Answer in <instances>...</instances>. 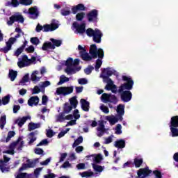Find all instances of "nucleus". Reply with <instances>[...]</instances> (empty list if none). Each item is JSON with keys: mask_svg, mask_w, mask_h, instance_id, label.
I'll use <instances>...</instances> for the list:
<instances>
[{"mask_svg": "<svg viewBox=\"0 0 178 178\" xmlns=\"http://www.w3.org/2000/svg\"><path fill=\"white\" fill-rule=\"evenodd\" d=\"M112 74H118V72H116L115 70L112 68L104 69L102 70V77H103V79H105L106 76H112Z\"/></svg>", "mask_w": 178, "mask_h": 178, "instance_id": "6ab92c4d", "label": "nucleus"}, {"mask_svg": "<svg viewBox=\"0 0 178 178\" xmlns=\"http://www.w3.org/2000/svg\"><path fill=\"white\" fill-rule=\"evenodd\" d=\"M18 36H16L15 38H10L8 42H6V47L4 48L0 49V51L1 52H4L6 54L8 51H10L12 49V45H13L16 42V38H18Z\"/></svg>", "mask_w": 178, "mask_h": 178, "instance_id": "9b49d317", "label": "nucleus"}, {"mask_svg": "<svg viewBox=\"0 0 178 178\" xmlns=\"http://www.w3.org/2000/svg\"><path fill=\"white\" fill-rule=\"evenodd\" d=\"M92 70H94V67L90 65L84 70V72L86 74H90L92 72Z\"/></svg>", "mask_w": 178, "mask_h": 178, "instance_id": "13d9d810", "label": "nucleus"}, {"mask_svg": "<svg viewBox=\"0 0 178 178\" xmlns=\"http://www.w3.org/2000/svg\"><path fill=\"white\" fill-rule=\"evenodd\" d=\"M178 127H170V134L172 137H178Z\"/></svg>", "mask_w": 178, "mask_h": 178, "instance_id": "e433bc0d", "label": "nucleus"}, {"mask_svg": "<svg viewBox=\"0 0 178 178\" xmlns=\"http://www.w3.org/2000/svg\"><path fill=\"white\" fill-rule=\"evenodd\" d=\"M72 27L74 29V33L76 34H83L86 33V24H79L77 22L72 24Z\"/></svg>", "mask_w": 178, "mask_h": 178, "instance_id": "ddd939ff", "label": "nucleus"}, {"mask_svg": "<svg viewBox=\"0 0 178 178\" xmlns=\"http://www.w3.org/2000/svg\"><path fill=\"white\" fill-rule=\"evenodd\" d=\"M28 138L29 140V144H33V142H35V140H37V138L35 137L34 133L29 134L28 136Z\"/></svg>", "mask_w": 178, "mask_h": 178, "instance_id": "c03bdc74", "label": "nucleus"}, {"mask_svg": "<svg viewBox=\"0 0 178 178\" xmlns=\"http://www.w3.org/2000/svg\"><path fill=\"white\" fill-rule=\"evenodd\" d=\"M49 86H51V82H49V81H46L39 84L40 88H45V87H48Z\"/></svg>", "mask_w": 178, "mask_h": 178, "instance_id": "09e8293b", "label": "nucleus"}, {"mask_svg": "<svg viewBox=\"0 0 178 178\" xmlns=\"http://www.w3.org/2000/svg\"><path fill=\"white\" fill-rule=\"evenodd\" d=\"M97 136L98 137H102L104 136V134L105 133V126H104V123L101 122L97 129Z\"/></svg>", "mask_w": 178, "mask_h": 178, "instance_id": "a878e982", "label": "nucleus"}, {"mask_svg": "<svg viewBox=\"0 0 178 178\" xmlns=\"http://www.w3.org/2000/svg\"><path fill=\"white\" fill-rule=\"evenodd\" d=\"M122 79L124 81H126V83L120 87V92H122V91H124V90H131V88H133L134 84L133 80H131V78L127 76H122Z\"/></svg>", "mask_w": 178, "mask_h": 178, "instance_id": "6e6552de", "label": "nucleus"}, {"mask_svg": "<svg viewBox=\"0 0 178 178\" xmlns=\"http://www.w3.org/2000/svg\"><path fill=\"white\" fill-rule=\"evenodd\" d=\"M85 16H86V13H79L76 14V19L79 22H81V20H83L84 19Z\"/></svg>", "mask_w": 178, "mask_h": 178, "instance_id": "de8ad7c7", "label": "nucleus"}, {"mask_svg": "<svg viewBox=\"0 0 178 178\" xmlns=\"http://www.w3.org/2000/svg\"><path fill=\"white\" fill-rule=\"evenodd\" d=\"M41 77H42V76L39 71H33L31 76V80L35 84L41 80Z\"/></svg>", "mask_w": 178, "mask_h": 178, "instance_id": "a211bd4d", "label": "nucleus"}, {"mask_svg": "<svg viewBox=\"0 0 178 178\" xmlns=\"http://www.w3.org/2000/svg\"><path fill=\"white\" fill-rule=\"evenodd\" d=\"M6 5L8 6L12 5L14 8H16L17 6H19V1H17V0H12L11 2H8Z\"/></svg>", "mask_w": 178, "mask_h": 178, "instance_id": "864d4df0", "label": "nucleus"}, {"mask_svg": "<svg viewBox=\"0 0 178 178\" xmlns=\"http://www.w3.org/2000/svg\"><path fill=\"white\" fill-rule=\"evenodd\" d=\"M149 173H151V170H149L148 168L140 169L139 171H138V176L139 177L144 178L147 177Z\"/></svg>", "mask_w": 178, "mask_h": 178, "instance_id": "b1692460", "label": "nucleus"}, {"mask_svg": "<svg viewBox=\"0 0 178 178\" xmlns=\"http://www.w3.org/2000/svg\"><path fill=\"white\" fill-rule=\"evenodd\" d=\"M100 109L104 112V113H109V108L104 104L100 106Z\"/></svg>", "mask_w": 178, "mask_h": 178, "instance_id": "4d7b16f0", "label": "nucleus"}, {"mask_svg": "<svg viewBox=\"0 0 178 178\" xmlns=\"http://www.w3.org/2000/svg\"><path fill=\"white\" fill-rule=\"evenodd\" d=\"M40 127H41V124L40 123L31 122L28 125V129L30 131L35 130V129H40Z\"/></svg>", "mask_w": 178, "mask_h": 178, "instance_id": "2f4dec72", "label": "nucleus"}, {"mask_svg": "<svg viewBox=\"0 0 178 178\" xmlns=\"http://www.w3.org/2000/svg\"><path fill=\"white\" fill-rule=\"evenodd\" d=\"M70 80V79L66 77L65 75H62L60 77V81L58 83V86H61V84H63L64 83H67Z\"/></svg>", "mask_w": 178, "mask_h": 178, "instance_id": "58836bf2", "label": "nucleus"}, {"mask_svg": "<svg viewBox=\"0 0 178 178\" xmlns=\"http://www.w3.org/2000/svg\"><path fill=\"white\" fill-rule=\"evenodd\" d=\"M15 22H20V23H23L24 22V19H23V16H22L19 13H16L9 18V19L7 21V24L8 26H12Z\"/></svg>", "mask_w": 178, "mask_h": 178, "instance_id": "9d476101", "label": "nucleus"}, {"mask_svg": "<svg viewBox=\"0 0 178 178\" xmlns=\"http://www.w3.org/2000/svg\"><path fill=\"white\" fill-rule=\"evenodd\" d=\"M25 45L24 44L22 47H19L16 51H15V56H19L20 54L23 52V49H24Z\"/></svg>", "mask_w": 178, "mask_h": 178, "instance_id": "680f3d73", "label": "nucleus"}, {"mask_svg": "<svg viewBox=\"0 0 178 178\" xmlns=\"http://www.w3.org/2000/svg\"><path fill=\"white\" fill-rule=\"evenodd\" d=\"M59 27V25L58 24V22H52L51 24H46L42 26H40L39 24L36 26V31L37 33H40L41 30L42 31H44L45 33H47L48 31H54V30H56Z\"/></svg>", "mask_w": 178, "mask_h": 178, "instance_id": "20e7f679", "label": "nucleus"}, {"mask_svg": "<svg viewBox=\"0 0 178 178\" xmlns=\"http://www.w3.org/2000/svg\"><path fill=\"white\" fill-rule=\"evenodd\" d=\"M66 156H67V153L60 154V162H63V161H65L66 159Z\"/></svg>", "mask_w": 178, "mask_h": 178, "instance_id": "69168bd1", "label": "nucleus"}, {"mask_svg": "<svg viewBox=\"0 0 178 178\" xmlns=\"http://www.w3.org/2000/svg\"><path fill=\"white\" fill-rule=\"evenodd\" d=\"M54 135H55V133L51 129L47 130V137H49V138L54 137Z\"/></svg>", "mask_w": 178, "mask_h": 178, "instance_id": "338daca9", "label": "nucleus"}, {"mask_svg": "<svg viewBox=\"0 0 178 178\" xmlns=\"http://www.w3.org/2000/svg\"><path fill=\"white\" fill-rule=\"evenodd\" d=\"M97 16H98V11L97 10H92L88 15V19L89 22H95L97 20Z\"/></svg>", "mask_w": 178, "mask_h": 178, "instance_id": "4be33fe9", "label": "nucleus"}, {"mask_svg": "<svg viewBox=\"0 0 178 178\" xmlns=\"http://www.w3.org/2000/svg\"><path fill=\"white\" fill-rule=\"evenodd\" d=\"M113 141V136H111L105 138L104 144H111Z\"/></svg>", "mask_w": 178, "mask_h": 178, "instance_id": "0e129e2a", "label": "nucleus"}, {"mask_svg": "<svg viewBox=\"0 0 178 178\" xmlns=\"http://www.w3.org/2000/svg\"><path fill=\"white\" fill-rule=\"evenodd\" d=\"M31 42L33 45H38V44H40V39L38 38L37 37L32 38H31Z\"/></svg>", "mask_w": 178, "mask_h": 178, "instance_id": "6e6d98bb", "label": "nucleus"}, {"mask_svg": "<svg viewBox=\"0 0 178 178\" xmlns=\"http://www.w3.org/2000/svg\"><path fill=\"white\" fill-rule=\"evenodd\" d=\"M12 143L13 144L15 149H17L18 151H22V148H23V145H24V142L22 138H19L17 141Z\"/></svg>", "mask_w": 178, "mask_h": 178, "instance_id": "aec40b11", "label": "nucleus"}, {"mask_svg": "<svg viewBox=\"0 0 178 178\" xmlns=\"http://www.w3.org/2000/svg\"><path fill=\"white\" fill-rule=\"evenodd\" d=\"M115 134H122V125L118 124L115 127Z\"/></svg>", "mask_w": 178, "mask_h": 178, "instance_id": "bf43d9fd", "label": "nucleus"}, {"mask_svg": "<svg viewBox=\"0 0 178 178\" xmlns=\"http://www.w3.org/2000/svg\"><path fill=\"white\" fill-rule=\"evenodd\" d=\"M10 101V95L5 96L1 99V105H8Z\"/></svg>", "mask_w": 178, "mask_h": 178, "instance_id": "37998d69", "label": "nucleus"}, {"mask_svg": "<svg viewBox=\"0 0 178 178\" xmlns=\"http://www.w3.org/2000/svg\"><path fill=\"white\" fill-rule=\"evenodd\" d=\"M90 54L92 58L97 59L96 65L95 66L96 72H98L99 67L102 65V59L104 58V50L102 49H97V45L92 44L90 48Z\"/></svg>", "mask_w": 178, "mask_h": 178, "instance_id": "f257e3e1", "label": "nucleus"}, {"mask_svg": "<svg viewBox=\"0 0 178 178\" xmlns=\"http://www.w3.org/2000/svg\"><path fill=\"white\" fill-rule=\"evenodd\" d=\"M10 161V159L6 157V156H3V160H0V170L3 173L5 172H9V167H6V164L8 162Z\"/></svg>", "mask_w": 178, "mask_h": 178, "instance_id": "2eb2a0df", "label": "nucleus"}, {"mask_svg": "<svg viewBox=\"0 0 178 178\" xmlns=\"http://www.w3.org/2000/svg\"><path fill=\"white\" fill-rule=\"evenodd\" d=\"M92 166L95 172H97L98 173H101L105 169V167H102V166H101L98 164H95V163H92Z\"/></svg>", "mask_w": 178, "mask_h": 178, "instance_id": "72a5a7b5", "label": "nucleus"}, {"mask_svg": "<svg viewBox=\"0 0 178 178\" xmlns=\"http://www.w3.org/2000/svg\"><path fill=\"white\" fill-rule=\"evenodd\" d=\"M17 76V72L13 71V70H10L9 72V77L11 80V81H15V79Z\"/></svg>", "mask_w": 178, "mask_h": 178, "instance_id": "a19ab883", "label": "nucleus"}, {"mask_svg": "<svg viewBox=\"0 0 178 178\" xmlns=\"http://www.w3.org/2000/svg\"><path fill=\"white\" fill-rule=\"evenodd\" d=\"M6 124V115H1L0 118V129H3Z\"/></svg>", "mask_w": 178, "mask_h": 178, "instance_id": "4c0bfd02", "label": "nucleus"}, {"mask_svg": "<svg viewBox=\"0 0 178 178\" xmlns=\"http://www.w3.org/2000/svg\"><path fill=\"white\" fill-rule=\"evenodd\" d=\"M24 13H29L31 19H35L38 16V10L37 7H32L29 10H24Z\"/></svg>", "mask_w": 178, "mask_h": 178, "instance_id": "f3484780", "label": "nucleus"}, {"mask_svg": "<svg viewBox=\"0 0 178 178\" xmlns=\"http://www.w3.org/2000/svg\"><path fill=\"white\" fill-rule=\"evenodd\" d=\"M43 51H48V49H55V46L52 45L51 42H44L42 47Z\"/></svg>", "mask_w": 178, "mask_h": 178, "instance_id": "7c9ffc66", "label": "nucleus"}, {"mask_svg": "<svg viewBox=\"0 0 178 178\" xmlns=\"http://www.w3.org/2000/svg\"><path fill=\"white\" fill-rule=\"evenodd\" d=\"M70 102L72 106H70V104H69V103H65L64 104L63 106V112L65 113H70V112L72 111V109H73V108H76L77 106V99L76 98V97H72L71 99H70Z\"/></svg>", "mask_w": 178, "mask_h": 178, "instance_id": "423d86ee", "label": "nucleus"}, {"mask_svg": "<svg viewBox=\"0 0 178 178\" xmlns=\"http://www.w3.org/2000/svg\"><path fill=\"white\" fill-rule=\"evenodd\" d=\"M61 14L63 16H67V15H70V9L65 8L61 10Z\"/></svg>", "mask_w": 178, "mask_h": 178, "instance_id": "e2e57ef3", "label": "nucleus"}, {"mask_svg": "<svg viewBox=\"0 0 178 178\" xmlns=\"http://www.w3.org/2000/svg\"><path fill=\"white\" fill-rule=\"evenodd\" d=\"M117 113H118V115H124V105L120 104L118 106Z\"/></svg>", "mask_w": 178, "mask_h": 178, "instance_id": "ea45409f", "label": "nucleus"}, {"mask_svg": "<svg viewBox=\"0 0 178 178\" xmlns=\"http://www.w3.org/2000/svg\"><path fill=\"white\" fill-rule=\"evenodd\" d=\"M74 88L73 86H65L60 87L56 89V94L57 95H69L73 92Z\"/></svg>", "mask_w": 178, "mask_h": 178, "instance_id": "0eeeda50", "label": "nucleus"}, {"mask_svg": "<svg viewBox=\"0 0 178 178\" xmlns=\"http://www.w3.org/2000/svg\"><path fill=\"white\" fill-rule=\"evenodd\" d=\"M38 102H40V98L38 97H31L28 101V104L29 106H34V105H38Z\"/></svg>", "mask_w": 178, "mask_h": 178, "instance_id": "bb28decb", "label": "nucleus"}, {"mask_svg": "<svg viewBox=\"0 0 178 178\" xmlns=\"http://www.w3.org/2000/svg\"><path fill=\"white\" fill-rule=\"evenodd\" d=\"M29 74H26L22 78V81L19 82V84L21 86H24V83H27L29 81Z\"/></svg>", "mask_w": 178, "mask_h": 178, "instance_id": "49530a36", "label": "nucleus"}, {"mask_svg": "<svg viewBox=\"0 0 178 178\" xmlns=\"http://www.w3.org/2000/svg\"><path fill=\"white\" fill-rule=\"evenodd\" d=\"M3 154H8V155H15V147L11 143L6 147V149L3 150Z\"/></svg>", "mask_w": 178, "mask_h": 178, "instance_id": "cd10ccee", "label": "nucleus"}, {"mask_svg": "<svg viewBox=\"0 0 178 178\" xmlns=\"http://www.w3.org/2000/svg\"><path fill=\"white\" fill-rule=\"evenodd\" d=\"M79 10H84V5L79 4L75 7L72 8V13H74V15H76V13H77Z\"/></svg>", "mask_w": 178, "mask_h": 178, "instance_id": "c9c22d12", "label": "nucleus"}, {"mask_svg": "<svg viewBox=\"0 0 178 178\" xmlns=\"http://www.w3.org/2000/svg\"><path fill=\"white\" fill-rule=\"evenodd\" d=\"M141 163H143V159H135L134 164L136 168H140V166H141Z\"/></svg>", "mask_w": 178, "mask_h": 178, "instance_id": "3c124183", "label": "nucleus"}, {"mask_svg": "<svg viewBox=\"0 0 178 178\" xmlns=\"http://www.w3.org/2000/svg\"><path fill=\"white\" fill-rule=\"evenodd\" d=\"M80 102L83 111H85V112H88V111H90V102H87V100L84 99H81Z\"/></svg>", "mask_w": 178, "mask_h": 178, "instance_id": "393cba45", "label": "nucleus"}, {"mask_svg": "<svg viewBox=\"0 0 178 178\" xmlns=\"http://www.w3.org/2000/svg\"><path fill=\"white\" fill-rule=\"evenodd\" d=\"M86 34L88 37H93V41L99 44L101 42V38L102 37V32L99 29L92 30V29H88L86 30Z\"/></svg>", "mask_w": 178, "mask_h": 178, "instance_id": "7ed1b4c3", "label": "nucleus"}, {"mask_svg": "<svg viewBox=\"0 0 178 178\" xmlns=\"http://www.w3.org/2000/svg\"><path fill=\"white\" fill-rule=\"evenodd\" d=\"M106 120L109 122L110 124H115L118 123V118H116L115 115H108L106 117Z\"/></svg>", "mask_w": 178, "mask_h": 178, "instance_id": "c756f323", "label": "nucleus"}, {"mask_svg": "<svg viewBox=\"0 0 178 178\" xmlns=\"http://www.w3.org/2000/svg\"><path fill=\"white\" fill-rule=\"evenodd\" d=\"M15 134H16L15 131H9L6 139V143H9V141H10V138H12V137H15Z\"/></svg>", "mask_w": 178, "mask_h": 178, "instance_id": "5fc2aeb1", "label": "nucleus"}, {"mask_svg": "<svg viewBox=\"0 0 178 178\" xmlns=\"http://www.w3.org/2000/svg\"><path fill=\"white\" fill-rule=\"evenodd\" d=\"M107 91H111L113 94L118 92L116 85L113 84V81L111 79H107V84L105 87Z\"/></svg>", "mask_w": 178, "mask_h": 178, "instance_id": "4468645a", "label": "nucleus"}, {"mask_svg": "<svg viewBox=\"0 0 178 178\" xmlns=\"http://www.w3.org/2000/svg\"><path fill=\"white\" fill-rule=\"evenodd\" d=\"M50 41L52 42V45L54 47H60V44H62V41L58 40H55V39H50Z\"/></svg>", "mask_w": 178, "mask_h": 178, "instance_id": "a18cd8bd", "label": "nucleus"}, {"mask_svg": "<svg viewBox=\"0 0 178 178\" xmlns=\"http://www.w3.org/2000/svg\"><path fill=\"white\" fill-rule=\"evenodd\" d=\"M35 57H32L31 59H29L27 56H24L21 60H19L17 63V65L19 67H26V66H30V65H33V63H35Z\"/></svg>", "mask_w": 178, "mask_h": 178, "instance_id": "39448f33", "label": "nucleus"}, {"mask_svg": "<svg viewBox=\"0 0 178 178\" xmlns=\"http://www.w3.org/2000/svg\"><path fill=\"white\" fill-rule=\"evenodd\" d=\"M24 162H26V163L22 164V166L19 170V172H23V170H26V169L35 166V163L27 158H24Z\"/></svg>", "mask_w": 178, "mask_h": 178, "instance_id": "f8f14e48", "label": "nucleus"}, {"mask_svg": "<svg viewBox=\"0 0 178 178\" xmlns=\"http://www.w3.org/2000/svg\"><path fill=\"white\" fill-rule=\"evenodd\" d=\"M88 158H92L94 162L96 163H100L101 161H102V155L101 154H93L90 156H88Z\"/></svg>", "mask_w": 178, "mask_h": 178, "instance_id": "c85d7f7f", "label": "nucleus"}, {"mask_svg": "<svg viewBox=\"0 0 178 178\" xmlns=\"http://www.w3.org/2000/svg\"><path fill=\"white\" fill-rule=\"evenodd\" d=\"M114 147L115 148H124L126 147V142L123 140H120L115 142Z\"/></svg>", "mask_w": 178, "mask_h": 178, "instance_id": "473e14b6", "label": "nucleus"}, {"mask_svg": "<svg viewBox=\"0 0 178 178\" xmlns=\"http://www.w3.org/2000/svg\"><path fill=\"white\" fill-rule=\"evenodd\" d=\"M131 92L129 90L124 91L121 95V98L124 102H129V101H131Z\"/></svg>", "mask_w": 178, "mask_h": 178, "instance_id": "412c9836", "label": "nucleus"}, {"mask_svg": "<svg viewBox=\"0 0 178 178\" xmlns=\"http://www.w3.org/2000/svg\"><path fill=\"white\" fill-rule=\"evenodd\" d=\"M19 3H21V5H25L27 6L33 3V0H19Z\"/></svg>", "mask_w": 178, "mask_h": 178, "instance_id": "8fccbe9b", "label": "nucleus"}, {"mask_svg": "<svg viewBox=\"0 0 178 178\" xmlns=\"http://www.w3.org/2000/svg\"><path fill=\"white\" fill-rule=\"evenodd\" d=\"M78 83L79 84L84 85V84H87V83H88V81L86 78H81L78 79Z\"/></svg>", "mask_w": 178, "mask_h": 178, "instance_id": "052dcab7", "label": "nucleus"}, {"mask_svg": "<svg viewBox=\"0 0 178 178\" xmlns=\"http://www.w3.org/2000/svg\"><path fill=\"white\" fill-rule=\"evenodd\" d=\"M78 51L79 52L80 56L82 58L83 60H91L92 59V57L87 53V50L86 49V47L79 45L78 46Z\"/></svg>", "mask_w": 178, "mask_h": 178, "instance_id": "1a4fd4ad", "label": "nucleus"}, {"mask_svg": "<svg viewBox=\"0 0 178 178\" xmlns=\"http://www.w3.org/2000/svg\"><path fill=\"white\" fill-rule=\"evenodd\" d=\"M94 175V172L91 171H85L83 172H79V175L81 176V177H90V176H92Z\"/></svg>", "mask_w": 178, "mask_h": 178, "instance_id": "79ce46f5", "label": "nucleus"}, {"mask_svg": "<svg viewBox=\"0 0 178 178\" xmlns=\"http://www.w3.org/2000/svg\"><path fill=\"white\" fill-rule=\"evenodd\" d=\"M73 116L76 120L80 119V114L79 113V110H74Z\"/></svg>", "mask_w": 178, "mask_h": 178, "instance_id": "774afa93", "label": "nucleus"}, {"mask_svg": "<svg viewBox=\"0 0 178 178\" xmlns=\"http://www.w3.org/2000/svg\"><path fill=\"white\" fill-rule=\"evenodd\" d=\"M29 119H31V117L26 116L23 118H19L15 120V124L19 126V127H22L23 124H24L25 122H27Z\"/></svg>", "mask_w": 178, "mask_h": 178, "instance_id": "5701e85b", "label": "nucleus"}, {"mask_svg": "<svg viewBox=\"0 0 178 178\" xmlns=\"http://www.w3.org/2000/svg\"><path fill=\"white\" fill-rule=\"evenodd\" d=\"M102 101L106 104V102H116V97L115 95L104 93L102 95Z\"/></svg>", "mask_w": 178, "mask_h": 178, "instance_id": "dca6fc26", "label": "nucleus"}, {"mask_svg": "<svg viewBox=\"0 0 178 178\" xmlns=\"http://www.w3.org/2000/svg\"><path fill=\"white\" fill-rule=\"evenodd\" d=\"M80 63V60L75 59L73 60V58H69L65 61L66 68L65 69V73L67 74H74L76 72H79L81 67L76 68V66Z\"/></svg>", "mask_w": 178, "mask_h": 178, "instance_id": "f03ea898", "label": "nucleus"}, {"mask_svg": "<svg viewBox=\"0 0 178 178\" xmlns=\"http://www.w3.org/2000/svg\"><path fill=\"white\" fill-rule=\"evenodd\" d=\"M83 143V136L79 137L74 143L73 147H77L79 144H81Z\"/></svg>", "mask_w": 178, "mask_h": 178, "instance_id": "603ef678", "label": "nucleus"}, {"mask_svg": "<svg viewBox=\"0 0 178 178\" xmlns=\"http://www.w3.org/2000/svg\"><path fill=\"white\" fill-rule=\"evenodd\" d=\"M170 127H178V116L171 118Z\"/></svg>", "mask_w": 178, "mask_h": 178, "instance_id": "f704fd0d", "label": "nucleus"}]
</instances>
